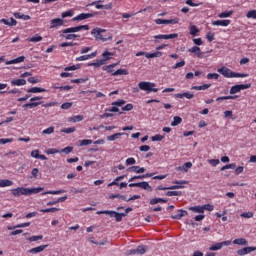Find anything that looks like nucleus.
<instances>
[{
    "label": "nucleus",
    "instance_id": "6",
    "mask_svg": "<svg viewBox=\"0 0 256 256\" xmlns=\"http://www.w3.org/2000/svg\"><path fill=\"white\" fill-rule=\"evenodd\" d=\"M43 97L41 96H35L30 99V103L24 104L22 107L23 109H33L35 107H39V105H42L43 102H40Z\"/></svg>",
    "mask_w": 256,
    "mask_h": 256
},
{
    "label": "nucleus",
    "instance_id": "51",
    "mask_svg": "<svg viewBox=\"0 0 256 256\" xmlns=\"http://www.w3.org/2000/svg\"><path fill=\"white\" fill-rule=\"evenodd\" d=\"M101 65H105V60H96V62L89 64V67H101Z\"/></svg>",
    "mask_w": 256,
    "mask_h": 256
},
{
    "label": "nucleus",
    "instance_id": "23",
    "mask_svg": "<svg viewBox=\"0 0 256 256\" xmlns=\"http://www.w3.org/2000/svg\"><path fill=\"white\" fill-rule=\"evenodd\" d=\"M12 87H22L23 85H27V80L25 79H13L11 80Z\"/></svg>",
    "mask_w": 256,
    "mask_h": 256
},
{
    "label": "nucleus",
    "instance_id": "47",
    "mask_svg": "<svg viewBox=\"0 0 256 256\" xmlns=\"http://www.w3.org/2000/svg\"><path fill=\"white\" fill-rule=\"evenodd\" d=\"M181 191H168L166 192L167 197H181Z\"/></svg>",
    "mask_w": 256,
    "mask_h": 256
},
{
    "label": "nucleus",
    "instance_id": "7",
    "mask_svg": "<svg viewBox=\"0 0 256 256\" xmlns=\"http://www.w3.org/2000/svg\"><path fill=\"white\" fill-rule=\"evenodd\" d=\"M107 30L102 29V28H94L91 32V35H93V37H95V39L97 41H107V39H111V36L108 38H105V36H103V33H106Z\"/></svg>",
    "mask_w": 256,
    "mask_h": 256
},
{
    "label": "nucleus",
    "instance_id": "20",
    "mask_svg": "<svg viewBox=\"0 0 256 256\" xmlns=\"http://www.w3.org/2000/svg\"><path fill=\"white\" fill-rule=\"evenodd\" d=\"M62 25H63V19L61 18H54L50 21V29L62 27Z\"/></svg>",
    "mask_w": 256,
    "mask_h": 256
},
{
    "label": "nucleus",
    "instance_id": "3",
    "mask_svg": "<svg viewBox=\"0 0 256 256\" xmlns=\"http://www.w3.org/2000/svg\"><path fill=\"white\" fill-rule=\"evenodd\" d=\"M96 215H110V217H114L115 221L117 223H121L123 221V217H127V214L124 213H118L113 210H102V211H97Z\"/></svg>",
    "mask_w": 256,
    "mask_h": 256
},
{
    "label": "nucleus",
    "instance_id": "18",
    "mask_svg": "<svg viewBox=\"0 0 256 256\" xmlns=\"http://www.w3.org/2000/svg\"><path fill=\"white\" fill-rule=\"evenodd\" d=\"M214 27H229L231 25V20H216L212 21Z\"/></svg>",
    "mask_w": 256,
    "mask_h": 256
},
{
    "label": "nucleus",
    "instance_id": "25",
    "mask_svg": "<svg viewBox=\"0 0 256 256\" xmlns=\"http://www.w3.org/2000/svg\"><path fill=\"white\" fill-rule=\"evenodd\" d=\"M97 57V52H92L91 54L82 55L76 58V61H88V59H94Z\"/></svg>",
    "mask_w": 256,
    "mask_h": 256
},
{
    "label": "nucleus",
    "instance_id": "16",
    "mask_svg": "<svg viewBox=\"0 0 256 256\" xmlns=\"http://www.w3.org/2000/svg\"><path fill=\"white\" fill-rule=\"evenodd\" d=\"M177 37H179V34H177V33H174V34H160V35L154 36V39H155V43H159L158 39H177Z\"/></svg>",
    "mask_w": 256,
    "mask_h": 256
},
{
    "label": "nucleus",
    "instance_id": "58",
    "mask_svg": "<svg viewBox=\"0 0 256 256\" xmlns=\"http://www.w3.org/2000/svg\"><path fill=\"white\" fill-rule=\"evenodd\" d=\"M247 19H256V10H250L246 14Z\"/></svg>",
    "mask_w": 256,
    "mask_h": 256
},
{
    "label": "nucleus",
    "instance_id": "21",
    "mask_svg": "<svg viewBox=\"0 0 256 256\" xmlns=\"http://www.w3.org/2000/svg\"><path fill=\"white\" fill-rule=\"evenodd\" d=\"M174 97L176 99H183V97H185L186 99H193V97H195V95L191 92H183V93L175 94Z\"/></svg>",
    "mask_w": 256,
    "mask_h": 256
},
{
    "label": "nucleus",
    "instance_id": "19",
    "mask_svg": "<svg viewBox=\"0 0 256 256\" xmlns=\"http://www.w3.org/2000/svg\"><path fill=\"white\" fill-rule=\"evenodd\" d=\"M147 252V246L140 245L136 249L131 250V255H144Z\"/></svg>",
    "mask_w": 256,
    "mask_h": 256
},
{
    "label": "nucleus",
    "instance_id": "26",
    "mask_svg": "<svg viewBox=\"0 0 256 256\" xmlns=\"http://www.w3.org/2000/svg\"><path fill=\"white\" fill-rule=\"evenodd\" d=\"M0 23H3L4 25H8L9 27H15V25H17V20H15L13 17L10 18V21L2 18L0 20Z\"/></svg>",
    "mask_w": 256,
    "mask_h": 256
},
{
    "label": "nucleus",
    "instance_id": "32",
    "mask_svg": "<svg viewBox=\"0 0 256 256\" xmlns=\"http://www.w3.org/2000/svg\"><path fill=\"white\" fill-rule=\"evenodd\" d=\"M29 43H39L40 41H43V37L39 36V34H36L30 38H27V40Z\"/></svg>",
    "mask_w": 256,
    "mask_h": 256
},
{
    "label": "nucleus",
    "instance_id": "27",
    "mask_svg": "<svg viewBox=\"0 0 256 256\" xmlns=\"http://www.w3.org/2000/svg\"><path fill=\"white\" fill-rule=\"evenodd\" d=\"M25 61V56H19L16 59L8 60L5 62L6 65H17V63H23Z\"/></svg>",
    "mask_w": 256,
    "mask_h": 256
},
{
    "label": "nucleus",
    "instance_id": "34",
    "mask_svg": "<svg viewBox=\"0 0 256 256\" xmlns=\"http://www.w3.org/2000/svg\"><path fill=\"white\" fill-rule=\"evenodd\" d=\"M14 17H15V19H23V21H29L31 19V16L25 15V14H21L19 12H15L14 13Z\"/></svg>",
    "mask_w": 256,
    "mask_h": 256
},
{
    "label": "nucleus",
    "instance_id": "53",
    "mask_svg": "<svg viewBox=\"0 0 256 256\" xmlns=\"http://www.w3.org/2000/svg\"><path fill=\"white\" fill-rule=\"evenodd\" d=\"M75 131H77V128L75 127H70V128H63L61 130V133H66V134H71V133H75Z\"/></svg>",
    "mask_w": 256,
    "mask_h": 256
},
{
    "label": "nucleus",
    "instance_id": "57",
    "mask_svg": "<svg viewBox=\"0 0 256 256\" xmlns=\"http://www.w3.org/2000/svg\"><path fill=\"white\" fill-rule=\"evenodd\" d=\"M198 33H199V30H198L197 26L192 25L190 27V35H192V37H195Z\"/></svg>",
    "mask_w": 256,
    "mask_h": 256
},
{
    "label": "nucleus",
    "instance_id": "60",
    "mask_svg": "<svg viewBox=\"0 0 256 256\" xmlns=\"http://www.w3.org/2000/svg\"><path fill=\"white\" fill-rule=\"evenodd\" d=\"M43 239V235H38V236H31L28 238V241L32 243L33 241H41Z\"/></svg>",
    "mask_w": 256,
    "mask_h": 256
},
{
    "label": "nucleus",
    "instance_id": "13",
    "mask_svg": "<svg viewBox=\"0 0 256 256\" xmlns=\"http://www.w3.org/2000/svg\"><path fill=\"white\" fill-rule=\"evenodd\" d=\"M97 13H81L75 16L72 21H85V19H91V17H95Z\"/></svg>",
    "mask_w": 256,
    "mask_h": 256
},
{
    "label": "nucleus",
    "instance_id": "37",
    "mask_svg": "<svg viewBox=\"0 0 256 256\" xmlns=\"http://www.w3.org/2000/svg\"><path fill=\"white\" fill-rule=\"evenodd\" d=\"M13 185V181L9 180V179H2L0 180V187H11Z\"/></svg>",
    "mask_w": 256,
    "mask_h": 256
},
{
    "label": "nucleus",
    "instance_id": "63",
    "mask_svg": "<svg viewBox=\"0 0 256 256\" xmlns=\"http://www.w3.org/2000/svg\"><path fill=\"white\" fill-rule=\"evenodd\" d=\"M152 141H163V139H165V136L161 135V134H156L154 136H152Z\"/></svg>",
    "mask_w": 256,
    "mask_h": 256
},
{
    "label": "nucleus",
    "instance_id": "31",
    "mask_svg": "<svg viewBox=\"0 0 256 256\" xmlns=\"http://www.w3.org/2000/svg\"><path fill=\"white\" fill-rule=\"evenodd\" d=\"M47 89L40 87H32L27 90V93H47Z\"/></svg>",
    "mask_w": 256,
    "mask_h": 256
},
{
    "label": "nucleus",
    "instance_id": "12",
    "mask_svg": "<svg viewBox=\"0 0 256 256\" xmlns=\"http://www.w3.org/2000/svg\"><path fill=\"white\" fill-rule=\"evenodd\" d=\"M188 51L189 53H193L194 55H196L198 59H205V52L201 51V48L198 46H193Z\"/></svg>",
    "mask_w": 256,
    "mask_h": 256
},
{
    "label": "nucleus",
    "instance_id": "61",
    "mask_svg": "<svg viewBox=\"0 0 256 256\" xmlns=\"http://www.w3.org/2000/svg\"><path fill=\"white\" fill-rule=\"evenodd\" d=\"M73 107V102H65L61 105V109L67 110Z\"/></svg>",
    "mask_w": 256,
    "mask_h": 256
},
{
    "label": "nucleus",
    "instance_id": "45",
    "mask_svg": "<svg viewBox=\"0 0 256 256\" xmlns=\"http://www.w3.org/2000/svg\"><path fill=\"white\" fill-rule=\"evenodd\" d=\"M109 199H122V201H127V196L121 194H111Z\"/></svg>",
    "mask_w": 256,
    "mask_h": 256
},
{
    "label": "nucleus",
    "instance_id": "44",
    "mask_svg": "<svg viewBox=\"0 0 256 256\" xmlns=\"http://www.w3.org/2000/svg\"><path fill=\"white\" fill-rule=\"evenodd\" d=\"M234 245H247V239L245 238H237L233 240Z\"/></svg>",
    "mask_w": 256,
    "mask_h": 256
},
{
    "label": "nucleus",
    "instance_id": "1",
    "mask_svg": "<svg viewBox=\"0 0 256 256\" xmlns=\"http://www.w3.org/2000/svg\"><path fill=\"white\" fill-rule=\"evenodd\" d=\"M43 191L42 187L38 188H25V187H17L11 190V193L14 197H21V195H25V197H29V195H37V193H41Z\"/></svg>",
    "mask_w": 256,
    "mask_h": 256
},
{
    "label": "nucleus",
    "instance_id": "11",
    "mask_svg": "<svg viewBox=\"0 0 256 256\" xmlns=\"http://www.w3.org/2000/svg\"><path fill=\"white\" fill-rule=\"evenodd\" d=\"M156 25H176V23H179L178 18L170 19V20H165V19H155L154 20Z\"/></svg>",
    "mask_w": 256,
    "mask_h": 256
},
{
    "label": "nucleus",
    "instance_id": "52",
    "mask_svg": "<svg viewBox=\"0 0 256 256\" xmlns=\"http://www.w3.org/2000/svg\"><path fill=\"white\" fill-rule=\"evenodd\" d=\"M79 146L80 147H85L87 145H91V143H93V140L91 139H84V140H79Z\"/></svg>",
    "mask_w": 256,
    "mask_h": 256
},
{
    "label": "nucleus",
    "instance_id": "41",
    "mask_svg": "<svg viewBox=\"0 0 256 256\" xmlns=\"http://www.w3.org/2000/svg\"><path fill=\"white\" fill-rule=\"evenodd\" d=\"M181 123H183V119L179 116H175L173 118V121L171 122V126L172 127H177V125H181Z\"/></svg>",
    "mask_w": 256,
    "mask_h": 256
},
{
    "label": "nucleus",
    "instance_id": "30",
    "mask_svg": "<svg viewBox=\"0 0 256 256\" xmlns=\"http://www.w3.org/2000/svg\"><path fill=\"white\" fill-rule=\"evenodd\" d=\"M191 167H193V163L186 162V163H184L183 166L178 167V171H183L184 173H187L189 171V169H191Z\"/></svg>",
    "mask_w": 256,
    "mask_h": 256
},
{
    "label": "nucleus",
    "instance_id": "9",
    "mask_svg": "<svg viewBox=\"0 0 256 256\" xmlns=\"http://www.w3.org/2000/svg\"><path fill=\"white\" fill-rule=\"evenodd\" d=\"M251 84H237L230 88V95H235L236 93H240L245 89H250Z\"/></svg>",
    "mask_w": 256,
    "mask_h": 256
},
{
    "label": "nucleus",
    "instance_id": "5",
    "mask_svg": "<svg viewBox=\"0 0 256 256\" xmlns=\"http://www.w3.org/2000/svg\"><path fill=\"white\" fill-rule=\"evenodd\" d=\"M173 183H175V185L170 186V187H163V186L159 185V186H157L156 191H168V190H175V189H183V187H184L183 185H187L188 182L185 180H177Z\"/></svg>",
    "mask_w": 256,
    "mask_h": 256
},
{
    "label": "nucleus",
    "instance_id": "14",
    "mask_svg": "<svg viewBox=\"0 0 256 256\" xmlns=\"http://www.w3.org/2000/svg\"><path fill=\"white\" fill-rule=\"evenodd\" d=\"M231 245V241H223V242H218L214 245H212L209 250L210 251H219V249H223V247H229Z\"/></svg>",
    "mask_w": 256,
    "mask_h": 256
},
{
    "label": "nucleus",
    "instance_id": "38",
    "mask_svg": "<svg viewBox=\"0 0 256 256\" xmlns=\"http://www.w3.org/2000/svg\"><path fill=\"white\" fill-rule=\"evenodd\" d=\"M125 135V133H115L113 135L107 136V141H116V139H120L121 136Z\"/></svg>",
    "mask_w": 256,
    "mask_h": 256
},
{
    "label": "nucleus",
    "instance_id": "56",
    "mask_svg": "<svg viewBox=\"0 0 256 256\" xmlns=\"http://www.w3.org/2000/svg\"><path fill=\"white\" fill-rule=\"evenodd\" d=\"M87 81H89V77L72 79L71 83H87Z\"/></svg>",
    "mask_w": 256,
    "mask_h": 256
},
{
    "label": "nucleus",
    "instance_id": "64",
    "mask_svg": "<svg viewBox=\"0 0 256 256\" xmlns=\"http://www.w3.org/2000/svg\"><path fill=\"white\" fill-rule=\"evenodd\" d=\"M207 79L211 80V79H215L217 81V79H219V74L217 73H209L207 74Z\"/></svg>",
    "mask_w": 256,
    "mask_h": 256
},
{
    "label": "nucleus",
    "instance_id": "17",
    "mask_svg": "<svg viewBox=\"0 0 256 256\" xmlns=\"http://www.w3.org/2000/svg\"><path fill=\"white\" fill-rule=\"evenodd\" d=\"M253 251H256L255 246L245 247L237 250V255H240V256L249 255V253H253Z\"/></svg>",
    "mask_w": 256,
    "mask_h": 256
},
{
    "label": "nucleus",
    "instance_id": "33",
    "mask_svg": "<svg viewBox=\"0 0 256 256\" xmlns=\"http://www.w3.org/2000/svg\"><path fill=\"white\" fill-rule=\"evenodd\" d=\"M211 87V84H203L201 86H192L191 90L192 91H205Z\"/></svg>",
    "mask_w": 256,
    "mask_h": 256
},
{
    "label": "nucleus",
    "instance_id": "28",
    "mask_svg": "<svg viewBox=\"0 0 256 256\" xmlns=\"http://www.w3.org/2000/svg\"><path fill=\"white\" fill-rule=\"evenodd\" d=\"M118 65H119V63H113V64H110V65L103 66L102 71H106V73H111V75H113V73H115L113 68L117 67Z\"/></svg>",
    "mask_w": 256,
    "mask_h": 256
},
{
    "label": "nucleus",
    "instance_id": "8",
    "mask_svg": "<svg viewBox=\"0 0 256 256\" xmlns=\"http://www.w3.org/2000/svg\"><path fill=\"white\" fill-rule=\"evenodd\" d=\"M89 31V25H80L76 27H70L62 30V33L64 35H67L69 33H79V31Z\"/></svg>",
    "mask_w": 256,
    "mask_h": 256
},
{
    "label": "nucleus",
    "instance_id": "43",
    "mask_svg": "<svg viewBox=\"0 0 256 256\" xmlns=\"http://www.w3.org/2000/svg\"><path fill=\"white\" fill-rule=\"evenodd\" d=\"M157 203H167V199L163 198H152L150 200V205H157Z\"/></svg>",
    "mask_w": 256,
    "mask_h": 256
},
{
    "label": "nucleus",
    "instance_id": "4",
    "mask_svg": "<svg viewBox=\"0 0 256 256\" xmlns=\"http://www.w3.org/2000/svg\"><path fill=\"white\" fill-rule=\"evenodd\" d=\"M155 86V83L147 81H142L138 84L139 89L141 91H147V93H157L159 91V88H155Z\"/></svg>",
    "mask_w": 256,
    "mask_h": 256
},
{
    "label": "nucleus",
    "instance_id": "50",
    "mask_svg": "<svg viewBox=\"0 0 256 256\" xmlns=\"http://www.w3.org/2000/svg\"><path fill=\"white\" fill-rule=\"evenodd\" d=\"M53 133H55V127L53 126H50L42 131V135H51Z\"/></svg>",
    "mask_w": 256,
    "mask_h": 256
},
{
    "label": "nucleus",
    "instance_id": "40",
    "mask_svg": "<svg viewBox=\"0 0 256 256\" xmlns=\"http://www.w3.org/2000/svg\"><path fill=\"white\" fill-rule=\"evenodd\" d=\"M62 193H65V190H50L43 192L42 195H61Z\"/></svg>",
    "mask_w": 256,
    "mask_h": 256
},
{
    "label": "nucleus",
    "instance_id": "49",
    "mask_svg": "<svg viewBox=\"0 0 256 256\" xmlns=\"http://www.w3.org/2000/svg\"><path fill=\"white\" fill-rule=\"evenodd\" d=\"M102 57H104V59H101V60L105 61V63H107V61H109V59H111V57H113V53H111L109 51H105V52H103Z\"/></svg>",
    "mask_w": 256,
    "mask_h": 256
},
{
    "label": "nucleus",
    "instance_id": "15",
    "mask_svg": "<svg viewBox=\"0 0 256 256\" xmlns=\"http://www.w3.org/2000/svg\"><path fill=\"white\" fill-rule=\"evenodd\" d=\"M99 3H104V0L94 1L90 5H95L96 9H105L106 11H109L110 9H113L112 4L102 5V4H99Z\"/></svg>",
    "mask_w": 256,
    "mask_h": 256
},
{
    "label": "nucleus",
    "instance_id": "54",
    "mask_svg": "<svg viewBox=\"0 0 256 256\" xmlns=\"http://www.w3.org/2000/svg\"><path fill=\"white\" fill-rule=\"evenodd\" d=\"M69 121H72L73 123H79V121H83V116L76 115L71 118H69Z\"/></svg>",
    "mask_w": 256,
    "mask_h": 256
},
{
    "label": "nucleus",
    "instance_id": "35",
    "mask_svg": "<svg viewBox=\"0 0 256 256\" xmlns=\"http://www.w3.org/2000/svg\"><path fill=\"white\" fill-rule=\"evenodd\" d=\"M146 59H155V57H163V52L156 51L154 53H147Z\"/></svg>",
    "mask_w": 256,
    "mask_h": 256
},
{
    "label": "nucleus",
    "instance_id": "24",
    "mask_svg": "<svg viewBox=\"0 0 256 256\" xmlns=\"http://www.w3.org/2000/svg\"><path fill=\"white\" fill-rule=\"evenodd\" d=\"M153 175H155V173H146V174H142V175H138V176H133L128 181H129V183H131L133 181H137V179H147L149 177H153Z\"/></svg>",
    "mask_w": 256,
    "mask_h": 256
},
{
    "label": "nucleus",
    "instance_id": "59",
    "mask_svg": "<svg viewBox=\"0 0 256 256\" xmlns=\"http://www.w3.org/2000/svg\"><path fill=\"white\" fill-rule=\"evenodd\" d=\"M126 101L123 99L117 100L115 102H112V105H114L115 107H123V105H125Z\"/></svg>",
    "mask_w": 256,
    "mask_h": 256
},
{
    "label": "nucleus",
    "instance_id": "36",
    "mask_svg": "<svg viewBox=\"0 0 256 256\" xmlns=\"http://www.w3.org/2000/svg\"><path fill=\"white\" fill-rule=\"evenodd\" d=\"M119 75H129V71L127 69H118L112 73V77H117Z\"/></svg>",
    "mask_w": 256,
    "mask_h": 256
},
{
    "label": "nucleus",
    "instance_id": "62",
    "mask_svg": "<svg viewBox=\"0 0 256 256\" xmlns=\"http://www.w3.org/2000/svg\"><path fill=\"white\" fill-rule=\"evenodd\" d=\"M79 67H80L79 64L67 66L64 68V71H77V69H79Z\"/></svg>",
    "mask_w": 256,
    "mask_h": 256
},
{
    "label": "nucleus",
    "instance_id": "22",
    "mask_svg": "<svg viewBox=\"0 0 256 256\" xmlns=\"http://www.w3.org/2000/svg\"><path fill=\"white\" fill-rule=\"evenodd\" d=\"M47 247H49V245H41L35 248H31L30 250H28V253H32V255H36V253H41L43 251H45V249H47Z\"/></svg>",
    "mask_w": 256,
    "mask_h": 256
},
{
    "label": "nucleus",
    "instance_id": "39",
    "mask_svg": "<svg viewBox=\"0 0 256 256\" xmlns=\"http://www.w3.org/2000/svg\"><path fill=\"white\" fill-rule=\"evenodd\" d=\"M61 37H64V39H66L67 41H73L81 36L79 34H63Z\"/></svg>",
    "mask_w": 256,
    "mask_h": 256
},
{
    "label": "nucleus",
    "instance_id": "48",
    "mask_svg": "<svg viewBox=\"0 0 256 256\" xmlns=\"http://www.w3.org/2000/svg\"><path fill=\"white\" fill-rule=\"evenodd\" d=\"M231 15H233V10H230L228 12H221L220 14H218V17L220 19H226L227 17H231Z\"/></svg>",
    "mask_w": 256,
    "mask_h": 256
},
{
    "label": "nucleus",
    "instance_id": "46",
    "mask_svg": "<svg viewBox=\"0 0 256 256\" xmlns=\"http://www.w3.org/2000/svg\"><path fill=\"white\" fill-rule=\"evenodd\" d=\"M189 211H193V213H204L203 206H192L189 208Z\"/></svg>",
    "mask_w": 256,
    "mask_h": 256
},
{
    "label": "nucleus",
    "instance_id": "42",
    "mask_svg": "<svg viewBox=\"0 0 256 256\" xmlns=\"http://www.w3.org/2000/svg\"><path fill=\"white\" fill-rule=\"evenodd\" d=\"M57 211H61V208H46V209H41L40 213H57Z\"/></svg>",
    "mask_w": 256,
    "mask_h": 256
},
{
    "label": "nucleus",
    "instance_id": "10",
    "mask_svg": "<svg viewBox=\"0 0 256 256\" xmlns=\"http://www.w3.org/2000/svg\"><path fill=\"white\" fill-rule=\"evenodd\" d=\"M129 187H139L140 189H144V191H153V188L149 185V182L146 181L130 183Z\"/></svg>",
    "mask_w": 256,
    "mask_h": 256
},
{
    "label": "nucleus",
    "instance_id": "2",
    "mask_svg": "<svg viewBox=\"0 0 256 256\" xmlns=\"http://www.w3.org/2000/svg\"><path fill=\"white\" fill-rule=\"evenodd\" d=\"M217 71H218V73H220V75H223V77H226V79L249 77V74H247V73L233 72L231 69H229L225 66L219 68Z\"/></svg>",
    "mask_w": 256,
    "mask_h": 256
},
{
    "label": "nucleus",
    "instance_id": "55",
    "mask_svg": "<svg viewBox=\"0 0 256 256\" xmlns=\"http://www.w3.org/2000/svg\"><path fill=\"white\" fill-rule=\"evenodd\" d=\"M28 83H31L32 85H37V83H41V79L38 77H30L28 78Z\"/></svg>",
    "mask_w": 256,
    "mask_h": 256
},
{
    "label": "nucleus",
    "instance_id": "29",
    "mask_svg": "<svg viewBox=\"0 0 256 256\" xmlns=\"http://www.w3.org/2000/svg\"><path fill=\"white\" fill-rule=\"evenodd\" d=\"M187 215H189V212H187V210H178V213L174 216H172V219H183V217H187Z\"/></svg>",
    "mask_w": 256,
    "mask_h": 256
}]
</instances>
